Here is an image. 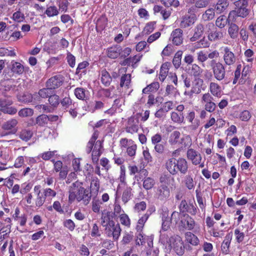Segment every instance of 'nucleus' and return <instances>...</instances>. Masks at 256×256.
I'll return each instance as SVG.
<instances>
[{
    "instance_id": "1",
    "label": "nucleus",
    "mask_w": 256,
    "mask_h": 256,
    "mask_svg": "<svg viewBox=\"0 0 256 256\" xmlns=\"http://www.w3.org/2000/svg\"><path fill=\"white\" fill-rule=\"evenodd\" d=\"M68 194V201L70 203L76 200L78 202L82 201L84 205H87L91 200L90 190L84 188L83 183L78 180L73 182L70 186Z\"/></svg>"
},
{
    "instance_id": "2",
    "label": "nucleus",
    "mask_w": 256,
    "mask_h": 256,
    "mask_svg": "<svg viewBox=\"0 0 256 256\" xmlns=\"http://www.w3.org/2000/svg\"><path fill=\"white\" fill-rule=\"evenodd\" d=\"M166 166L167 170L172 175H176L178 172L184 175L188 172V162L183 158H170L166 161Z\"/></svg>"
},
{
    "instance_id": "3",
    "label": "nucleus",
    "mask_w": 256,
    "mask_h": 256,
    "mask_svg": "<svg viewBox=\"0 0 256 256\" xmlns=\"http://www.w3.org/2000/svg\"><path fill=\"white\" fill-rule=\"evenodd\" d=\"M234 4L235 6V8L230 11L228 15L229 18H232V22H234L236 17L244 18L249 16L250 9L248 8V2L244 0H238L237 2H235Z\"/></svg>"
},
{
    "instance_id": "4",
    "label": "nucleus",
    "mask_w": 256,
    "mask_h": 256,
    "mask_svg": "<svg viewBox=\"0 0 256 256\" xmlns=\"http://www.w3.org/2000/svg\"><path fill=\"white\" fill-rule=\"evenodd\" d=\"M210 66L212 69L214 78L216 80L221 81L224 79L226 72L223 64L213 60L210 62Z\"/></svg>"
},
{
    "instance_id": "5",
    "label": "nucleus",
    "mask_w": 256,
    "mask_h": 256,
    "mask_svg": "<svg viewBox=\"0 0 256 256\" xmlns=\"http://www.w3.org/2000/svg\"><path fill=\"white\" fill-rule=\"evenodd\" d=\"M170 246L175 252L182 256L184 252V246L181 238L178 236L170 237Z\"/></svg>"
},
{
    "instance_id": "6",
    "label": "nucleus",
    "mask_w": 256,
    "mask_h": 256,
    "mask_svg": "<svg viewBox=\"0 0 256 256\" xmlns=\"http://www.w3.org/2000/svg\"><path fill=\"white\" fill-rule=\"evenodd\" d=\"M64 77L61 74H56L47 80L46 86L50 87L52 90L60 88L64 83Z\"/></svg>"
},
{
    "instance_id": "7",
    "label": "nucleus",
    "mask_w": 256,
    "mask_h": 256,
    "mask_svg": "<svg viewBox=\"0 0 256 256\" xmlns=\"http://www.w3.org/2000/svg\"><path fill=\"white\" fill-rule=\"evenodd\" d=\"M213 100V97L208 92L204 94L202 96V102L204 104L205 110L210 112H214L216 107Z\"/></svg>"
},
{
    "instance_id": "8",
    "label": "nucleus",
    "mask_w": 256,
    "mask_h": 256,
    "mask_svg": "<svg viewBox=\"0 0 256 256\" xmlns=\"http://www.w3.org/2000/svg\"><path fill=\"white\" fill-rule=\"evenodd\" d=\"M170 196V190L168 186L165 184H162L158 187L156 198L161 200L164 201L168 200Z\"/></svg>"
},
{
    "instance_id": "9",
    "label": "nucleus",
    "mask_w": 256,
    "mask_h": 256,
    "mask_svg": "<svg viewBox=\"0 0 256 256\" xmlns=\"http://www.w3.org/2000/svg\"><path fill=\"white\" fill-rule=\"evenodd\" d=\"M188 159L191 161L192 164L197 166L199 164L202 160L200 153L193 148H188L186 152Z\"/></svg>"
},
{
    "instance_id": "10",
    "label": "nucleus",
    "mask_w": 256,
    "mask_h": 256,
    "mask_svg": "<svg viewBox=\"0 0 256 256\" xmlns=\"http://www.w3.org/2000/svg\"><path fill=\"white\" fill-rule=\"evenodd\" d=\"M138 120L134 116H130L128 118L126 128L127 132L132 134L137 132L138 130Z\"/></svg>"
},
{
    "instance_id": "11",
    "label": "nucleus",
    "mask_w": 256,
    "mask_h": 256,
    "mask_svg": "<svg viewBox=\"0 0 256 256\" xmlns=\"http://www.w3.org/2000/svg\"><path fill=\"white\" fill-rule=\"evenodd\" d=\"M182 33L183 31L180 28H176L172 32L170 38L174 44L180 46L182 43Z\"/></svg>"
},
{
    "instance_id": "12",
    "label": "nucleus",
    "mask_w": 256,
    "mask_h": 256,
    "mask_svg": "<svg viewBox=\"0 0 256 256\" xmlns=\"http://www.w3.org/2000/svg\"><path fill=\"white\" fill-rule=\"evenodd\" d=\"M18 120L16 118H11L4 122L2 125V128L5 130H10L12 133H15L16 130V126Z\"/></svg>"
},
{
    "instance_id": "13",
    "label": "nucleus",
    "mask_w": 256,
    "mask_h": 256,
    "mask_svg": "<svg viewBox=\"0 0 256 256\" xmlns=\"http://www.w3.org/2000/svg\"><path fill=\"white\" fill-rule=\"evenodd\" d=\"M224 59L226 64L228 66L233 64L236 62L234 54L228 47L224 48Z\"/></svg>"
},
{
    "instance_id": "14",
    "label": "nucleus",
    "mask_w": 256,
    "mask_h": 256,
    "mask_svg": "<svg viewBox=\"0 0 256 256\" xmlns=\"http://www.w3.org/2000/svg\"><path fill=\"white\" fill-rule=\"evenodd\" d=\"M204 84V80L200 78H194L192 82V88L190 92L191 94H198L201 92V89Z\"/></svg>"
},
{
    "instance_id": "15",
    "label": "nucleus",
    "mask_w": 256,
    "mask_h": 256,
    "mask_svg": "<svg viewBox=\"0 0 256 256\" xmlns=\"http://www.w3.org/2000/svg\"><path fill=\"white\" fill-rule=\"evenodd\" d=\"M208 37L209 40L216 42L223 38L224 32L222 30L215 28L209 33Z\"/></svg>"
},
{
    "instance_id": "16",
    "label": "nucleus",
    "mask_w": 256,
    "mask_h": 256,
    "mask_svg": "<svg viewBox=\"0 0 256 256\" xmlns=\"http://www.w3.org/2000/svg\"><path fill=\"white\" fill-rule=\"evenodd\" d=\"M228 33L230 38L232 39L236 38L238 36L239 32L238 26L235 23L232 22H228Z\"/></svg>"
},
{
    "instance_id": "17",
    "label": "nucleus",
    "mask_w": 256,
    "mask_h": 256,
    "mask_svg": "<svg viewBox=\"0 0 256 256\" xmlns=\"http://www.w3.org/2000/svg\"><path fill=\"white\" fill-rule=\"evenodd\" d=\"M184 218L181 220L182 224H184V227L188 230H192L195 226V222L194 220L188 214H184Z\"/></svg>"
},
{
    "instance_id": "18",
    "label": "nucleus",
    "mask_w": 256,
    "mask_h": 256,
    "mask_svg": "<svg viewBox=\"0 0 256 256\" xmlns=\"http://www.w3.org/2000/svg\"><path fill=\"white\" fill-rule=\"evenodd\" d=\"M101 82L105 86H110L112 81V76L106 70L104 69L100 72Z\"/></svg>"
},
{
    "instance_id": "19",
    "label": "nucleus",
    "mask_w": 256,
    "mask_h": 256,
    "mask_svg": "<svg viewBox=\"0 0 256 256\" xmlns=\"http://www.w3.org/2000/svg\"><path fill=\"white\" fill-rule=\"evenodd\" d=\"M121 50L122 48L120 46H112L108 50V56L111 58H117L120 56Z\"/></svg>"
},
{
    "instance_id": "20",
    "label": "nucleus",
    "mask_w": 256,
    "mask_h": 256,
    "mask_svg": "<svg viewBox=\"0 0 256 256\" xmlns=\"http://www.w3.org/2000/svg\"><path fill=\"white\" fill-rule=\"evenodd\" d=\"M204 27L203 24H197L194 29V34L190 38L191 42H194L198 40L204 34Z\"/></svg>"
},
{
    "instance_id": "21",
    "label": "nucleus",
    "mask_w": 256,
    "mask_h": 256,
    "mask_svg": "<svg viewBox=\"0 0 256 256\" xmlns=\"http://www.w3.org/2000/svg\"><path fill=\"white\" fill-rule=\"evenodd\" d=\"M150 214L151 212H148V210L147 212L138 220V224L136 226L137 232H140L142 231L144 224Z\"/></svg>"
},
{
    "instance_id": "22",
    "label": "nucleus",
    "mask_w": 256,
    "mask_h": 256,
    "mask_svg": "<svg viewBox=\"0 0 256 256\" xmlns=\"http://www.w3.org/2000/svg\"><path fill=\"white\" fill-rule=\"evenodd\" d=\"M48 101L51 107L56 108L60 104V96L56 94L55 92L49 97Z\"/></svg>"
},
{
    "instance_id": "23",
    "label": "nucleus",
    "mask_w": 256,
    "mask_h": 256,
    "mask_svg": "<svg viewBox=\"0 0 256 256\" xmlns=\"http://www.w3.org/2000/svg\"><path fill=\"white\" fill-rule=\"evenodd\" d=\"M229 4V2L226 0H218L214 7V10H216L218 13H222L228 8Z\"/></svg>"
},
{
    "instance_id": "24",
    "label": "nucleus",
    "mask_w": 256,
    "mask_h": 256,
    "mask_svg": "<svg viewBox=\"0 0 256 256\" xmlns=\"http://www.w3.org/2000/svg\"><path fill=\"white\" fill-rule=\"evenodd\" d=\"M162 231H166L170 228V220L168 217V212H164L162 214Z\"/></svg>"
},
{
    "instance_id": "25",
    "label": "nucleus",
    "mask_w": 256,
    "mask_h": 256,
    "mask_svg": "<svg viewBox=\"0 0 256 256\" xmlns=\"http://www.w3.org/2000/svg\"><path fill=\"white\" fill-rule=\"evenodd\" d=\"M184 182L186 188L189 190L194 188L196 184L191 174H187L184 176Z\"/></svg>"
},
{
    "instance_id": "26",
    "label": "nucleus",
    "mask_w": 256,
    "mask_h": 256,
    "mask_svg": "<svg viewBox=\"0 0 256 256\" xmlns=\"http://www.w3.org/2000/svg\"><path fill=\"white\" fill-rule=\"evenodd\" d=\"M186 240L188 242L193 246H197L199 243L198 237L191 232H187L185 234Z\"/></svg>"
},
{
    "instance_id": "27",
    "label": "nucleus",
    "mask_w": 256,
    "mask_h": 256,
    "mask_svg": "<svg viewBox=\"0 0 256 256\" xmlns=\"http://www.w3.org/2000/svg\"><path fill=\"white\" fill-rule=\"evenodd\" d=\"M160 88L159 82H154L148 85L142 90V93L148 94L149 92H154L158 90Z\"/></svg>"
},
{
    "instance_id": "28",
    "label": "nucleus",
    "mask_w": 256,
    "mask_h": 256,
    "mask_svg": "<svg viewBox=\"0 0 256 256\" xmlns=\"http://www.w3.org/2000/svg\"><path fill=\"white\" fill-rule=\"evenodd\" d=\"M54 92L50 87L46 86L45 88L40 89L38 90V94L42 98H49Z\"/></svg>"
},
{
    "instance_id": "29",
    "label": "nucleus",
    "mask_w": 256,
    "mask_h": 256,
    "mask_svg": "<svg viewBox=\"0 0 256 256\" xmlns=\"http://www.w3.org/2000/svg\"><path fill=\"white\" fill-rule=\"evenodd\" d=\"M33 135L32 130L26 129L22 130L19 134V138L22 140L28 142L29 140Z\"/></svg>"
},
{
    "instance_id": "30",
    "label": "nucleus",
    "mask_w": 256,
    "mask_h": 256,
    "mask_svg": "<svg viewBox=\"0 0 256 256\" xmlns=\"http://www.w3.org/2000/svg\"><path fill=\"white\" fill-rule=\"evenodd\" d=\"M194 22V18L190 16H185L182 18L180 24L182 28H186L192 26Z\"/></svg>"
},
{
    "instance_id": "31",
    "label": "nucleus",
    "mask_w": 256,
    "mask_h": 256,
    "mask_svg": "<svg viewBox=\"0 0 256 256\" xmlns=\"http://www.w3.org/2000/svg\"><path fill=\"white\" fill-rule=\"evenodd\" d=\"M229 20H232V18H226V17L224 15L220 16L217 18L216 21V25L219 28H222L229 22Z\"/></svg>"
},
{
    "instance_id": "32",
    "label": "nucleus",
    "mask_w": 256,
    "mask_h": 256,
    "mask_svg": "<svg viewBox=\"0 0 256 256\" xmlns=\"http://www.w3.org/2000/svg\"><path fill=\"white\" fill-rule=\"evenodd\" d=\"M210 92L214 96L218 97L221 94L220 86L216 83L212 82L210 85Z\"/></svg>"
},
{
    "instance_id": "33",
    "label": "nucleus",
    "mask_w": 256,
    "mask_h": 256,
    "mask_svg": "<svg viewBox=\"0 0 256 256\" xmlns=\"http://www.w3.org/2000/svg\"><path fill=\"white\" fill-rule=\"evenodd\" d=\"M231 240L232 238L230 236H226L222 244V250L224 254H228L230 252L229 248Z\"/></svg>"
},
{
    "instance_id": "34",
    "label": "nucleus",
    "mask_w": 256,
    "mask_h": 256,
    "mask_svg": "<svg viewBox=\"0 0 256 256\" xmlns=\"http://www.w3.org/2000/svg\"><path fill=\"white\" fill-rule=\"evenodd\" d=\"M121 232V228L118 224H116L115 226L113 228V232L110 233V232L108 231V237H113V239L114 240H118L119 238Z\"/></svg>"
},
{
    "instance_id": "35",
    "label": "nucleus",
    "mask_w": 256,
    "mask_h": 256,
    "mask_svg": "<svg viewBox=\"0 0 256 256\" xmlns=\"http://www.w3.org/2000/svg\"><path fill=\"white\" fill-rule=\"evenodd\" d=\"M11 70L14 74H20L24 72V67L21 64L14 62L12 64Z\"/></svg>"
},
{
    "instance_id": "36",
    "label": "nucleus",
    "mask_w": 256,
    "mask_h": 256,
    "mask_svg": "<svg viewBox=\"0 0 256 256\" xmlns=\"http://www.w3.org/2000/svg\"><path fill=\"white\" fill-rule=\"evenodd\" d=\"M18 99L19 102L24 103H29L32 102L33 97L32 94L24 93L22 95L18 96Z\"/></svg>"
},
{
    "instance_id": "37",
    "label": "nucleus",
    "mask_w": 256,
    "mask_h": 256,
    "mask_svg": "<svg viewBox=\"0 0 256 256\" xmlns=\"http://www.w3.org/2000/svg\"><path fill=\"white\" fill-rule=\"evenodd\" d=\"M131 81V75L130 74H123L120 78V87H123L124 86L128 88Z\"/></svg>"
},
{
    "instance_id": "38",
    "label": "nucleus",
    "mask_w": 256,
    "mask_h": 256,
    "mask_svg": "<svg viewBox=\"0 0 256 256\" xmlns=\"http://www.w3.org/2000/svg\"><path fill=\"white\" fill-rule=\"evenodd\" d=\"M155 184L154 180L151 178H146L143 181V187L146 190L152 189Z\"/></svg>"
},
{
    "instance_id": "39",
    "label": "nucleus",
    "mask_w": 256,
    "mask_h": 256,
    "mask_svg": "<svg viewBox=\"0 0 256 256\" xmlns=\"http://www.w3.org/2000/svg\"><path fill=\"white\" fill-rule=\"evenodd\" d=\"M202 72V68L196 64H193L192 66L190 73L194 78H198Z\"/></svg>"
},
{
    "instance_id": "40",
    "label": "nucleus",
    "mask_w": 256,
    "mask_h": 256,
    "mask_svg": "<svg viewBox=\"0 0 256 256\" xmlns=\"http://www.w3.org/2000/svg\"><path fill=\"white\" fill-rule=\"evenodd\" d=\"M215 16L214 9L208 8L202 14V18L204 20H212Z\"/></svg>"
},
{
    "instance_id": "41",
    "label": "nucleus",
    "mask_w": 256,
    "mask_h": 256,
    "mask_svg": "<svg viewBox=\"0 0 256 256\" xmlns=\"http://www.w3.org/2000/svg\"><path fill=\"white\" fill-rule=\"evenodd\" d=\"M132 189L130 188H125L122 196V202L126 204L132 198Z\"/></svg>"
},
{
    "instance_id": "42",
    "label": "nucleus",
    "mask_w": 256,
    "mask_h": 256,
    "mask_svg": "<svg viewBox=\"0 0 256 256\" xmlns=\"http://www.w3.org/2000/svg\"><path fill=\"white\" fill-rule=\"evenodd\" d=\"M48 122V116L46 114H41L38 116L36 118V123L40 126H44Z\"/></svg>"
},
{
    "instance_id": "43",
    "label": "nucleus",
    "mask_w": 256,
    "mask_h": 256,
    "mask_svg": "<svg viewBox=\"0 0 256 256\" xmlns=\"http://www.w3.org/2000/svg\"><path fill=\"white\" fill-rule=\"evenodd\" d=\"M180 134L178 131L173 132L170 137L169 142L171 144H176L178 142Z\"/></svg>"
},
{
    "instance_id": "44",
    "label": "nucleus",
    "mask_w": 256,
    "mask_h": 256,
    "mask_svg": "<svg viewBox=\"0 0 256 256\" xmlns=\"http://www.w3.org/2000/svg\"><path fill=\"white\" fill-rule=\"evenodd\" d=\"M168 73V68L166 64H162L161 66L160 72V75H159V78L160 80L164 82V80L166 79L167 74Z\"/></svg>"
},
{
    "instance_id": "45",
    "label": "nucleus",
    "mask_w": 256,
    "mask_h": 256,
    "mask_svg": "<svg viewBox=\"0 0 256 256\" xmlns=\"http://www.w3.org/2000/svg\"><path fill=\"white\" fill-rule=\"evenodd\" d=\"M58 10L56 6H50L48 7L45 14L48 17L54 16L58 14Z\"/></svg>"
},
{
    "instance_id": "46",
    "label": "nucleus",
    "mask_w": 256,
    "mask_h": 256,
    "mask_svg": "<svg viewBox=\"0 0 256 256\" xmlns=\"http://www.w3.org/2000/svg\"><path fill=\"white\" fill-rule=\"evenodd\" d=\"M18 116L20 117L30 116L34 114V110L30 108H24L21 109L18 112Z\"/></svg>"
},
{
    "instance_id": "47",
    "label": "nucleus",
    "mask_w": 256,
    "mask_h": 256,
    "mask_svg": "<svg viewBox=\"0 0 256 256\" xmlns=\"http://www.w3.org/2000/svg\"><path fill=\"white\" fill-rule=\"evenodd\" d=\"M184 148L190 147L192 145V140L190 136L186 135L182 138L178 142Z\"/></svg>"
},
{
    "instance_id": "48",
    "label": "nucleus",
    "mask_w": 256,
    "mask_h": 256,
    "mask_svg": "<svg viewBox=\"0 0 256 256\" xmlns=\"http://www.w3.org/2000/svg\"><path fill=\"white\" fill-rule=\"evenodd\" d=\"M72 100L69 96H66L62 100H60V104L62 106V107L64 109L66 110L69 108L70 106H72Z\"/></svg>"
},
{
    "instance_id": "49",
    "label": "nucleus",
    "mask_w": 256,
    "mask_h": 256,
    "mask_svg": "<svg viewBox=\"0 0 256 256\" xmlns=\"http://www.w3.org/2000/svg\"><path fill=\"white\" fill-rule=\"evenodd\" d=\"M33 184L32 182L24 183L21 186L20 193L22 194H25L30 192L32 190Z\"/></svg>"
},
{
    "instance_id": "50",
    "label": "nucleus",
    "mask_w": 256,
    "mask_h": 256,
    "mask_svg": "<svg viewBox=\"0 0 256 256\" xmlns=\"http://www.w3.org/2000/svg\"><path fill=\"white\" fill-rule=\"evenodd\" d=\"M160 1L166 7L168 8L171 6L176 8L180 5V2L178 0H160Z\"/></svg>"
},
{
    "instance_id": "51",
    "label": "nucleus",
    "mask_w": 256,
    "mask_h": 256,
    "mask_svg": "<svg viewBox=\"0 0 256 256\" xmlns=\"http://www.w3.org/2000/svg\"><path fill=\"white\" fill-rule=\"evenodd\" d=\"M172 120L174 122L181 123L183 122L184 117L182 114H178L176 112H172L171 114Z\"/></svg>"
},
{
    "instance_id": "52",
    "label": "nucleus",
    "mask_w": 256,
    "mask_h": 256,
    "mask_svg": "<svg viewBox=\"0 0 256 256\" xmlns=\"http://www.w3.org/2000/svg\"><path fill=\"white\" fill-rule=\"evenodd\" d=\"M85 92L86 90L82 88H76L74 90L75 96L80 100H84L86 96Z\"/></svg>"
},
{
    "instance_id": "53",
    "label": "nucleus",
    "mask_w": 256,
    "mask_h": 256,
    "mask_svg": "<svg viewBox=\"0 0 256 256\" xmlns=\"http://www.w3.org/2000/svg\"><path fill=\"white\" fill-rule=\"evenodd\" d=\"M134 235L132 232H126L123 236L122 242V244H129L133 239Z\"/></svg>"
},
{
    "instance_id": "54",
    "label": "nucleus",
    "mask_w": 256,
    "mask_h": 256,
    "mask_svg": "<svg viewBox=\"0 0 256 256\" xmlns=\"http://www.w3.org/2000/svg\"><path fill=\"white\" fill-rule=\"evenodd\" d=\"M16 53L14 50H8L4 48H0V56H14Z\"/></svg>"
},
{
    "instance_id": "55",
    "label": "nucleus",
    "mask_w": 256,
    "mask_h": 256,
    "mask_svg": "<svg viewBox=\"0 0 256 256\" xmlns=\"http://www.w3.org/2000/svg\"><path fill=\"white\" fill-rule=\"evenodd\" d=\"M46 198H45L44 194H37L36 198L35 200V204L36 206L40 207L44 204Z\"/></svg>"
},
{
    "instance_id": "56",
    "label": "nucleus",
    "mask_w": 256,
    "mask_h": 256,
    "mask_svg": "<svg viewBox=\"0 0 256 256\" xmlns=\"http://www.w3.org/2000/svg\"><path fill=\"white\" fill-rule=\"evenodd\" d=\"M189 206L190 204H188L185 200H182L178 206L180 213L183 214H186Z\"/></svg>"
},
{
    "instance_id": "57",
    "label": "nucleus",
    "mask_w": 256,
    "mask_h": 256,
    "mask_svg": "<svg viewBox=\"0 0 256 256\" xmlns=\"http://www.w3.org/2000/svg\"><path fill=\"white\" fill-rule=\"evenodd\" d=\"M12 18L16 22H20L24 20L25 17L22 13L20 11H17L14 13Z\"/></svg>"
},
{
    "instance_id": "58",
    "label": "nucleus",
    "mask_w": 256,
    "mask_h": 256,
    "mask_svg": "<svg viewBox=\"0 0 256 256\" xmlns=\"http://www.w3.org/2000/svg\"><path fill=\"white\" fill-rule=\"evenodd\" d=\"M155 24V22H152L148 23L144 29L143 32L146 34H150L154 30Z\"/></svg>"
},
{
    "instance_id": "59",
    "label": "nucleus",
    "mask_w": 256,
    "mask_h": 256,
    "mask_svg": "<svg viewBox=\"0 0 256 256\" xmlns=\"http://www.w3.org/2000/svg\"><path fill=\"white\" fill-rule=\"evenodd\" d=\"M195 47L196 48H208L210 46L209 42L205 39L204 38L201 39L200 41L195 43Z\"/></svg>"
},
{
    "instance_id": "60",
    "label": "nucleus",
    "mask_w": 256,
    "mask_h": 256,
    "mask_svg": "<svg viewBox=\"0 0 256 256\" xmlns=\"http://www.w3.org/2000/svg\"><path fill=\"white\" fill-rule=\"evenodd\" d=\"M120 223L126 226H130V219L126 214H122L120 216Z\"/></svg>"
},
{
    "instance_id": "61",
    "label": "nucleus",
    "mask_w": 256,
    "mask_h": 256,
    "mask_svg": "<svg viewBox=\"0 0 256 256\" xmlns=\"http://www.w3.org/2000/svg\"><path fill=\"white\" fill-rule=\"evenodd\" d=\"M43 194L45 198H54L56 196V192L50 188H46L43 190Z\"/></svg>"
},
{
    "instance_id": "62",
    "label": "nucleus",
    "mask_w": 256,
    "mask_h": 256,
    "mask_svg": "<svg viewBox=\"0 0 256 256\" xmlns=\"http://www.w3.org/2000/svg\"><path fill=\"white\" fill-rule=\"evenodd\" d=\"M1 112L4 114H8L10 115H14L17 112V109L13 106L8 107L6 106L4 108L0 109Z\"/></svg>"
},
{
    "instance_id": "63",
    "label": "nucleus",
    "mask_w": 256,
    "mask_h": 256,
    "mask_svg": "<svg viewBox=\"0 0 256 256\" xmlns=\"http://www.w3.org/2000/svg\"><path fill=\"white\" fill-rule=\"evenodd\" d=\"M92 203V210L94 212H100V205L102 204V202L99 200L94 199Z\"/></svg>"
},
{
    "instance_id": "64",
    "label": "nucleus",
    "mask_w": 256,
    "mask_h": 256,
    "mask_svg": "<svg viewBox=\"0 0 256 256\" xmlns=\"http://www.w3.org/2000/svg\"><path fill=\"white\" fill-rule=\"evenodd\" d=\"M210 2V0H196L195 2V6L196 8H206Z\"/></svg>"
}]
</instances>
